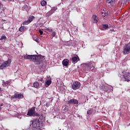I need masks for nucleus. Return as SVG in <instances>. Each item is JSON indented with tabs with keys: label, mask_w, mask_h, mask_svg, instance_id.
Instances as JSON below:
<instances>
[{
	"label": "nucleus",
	"mask_w": 130,
	"mask_h": 130,
	"mask_svg": "<svg viewBox=\"0 0 130 130\" xmlns=\"http://www.w3.org/2000/svg\"><path fill=\"white\" fill-rule=\"evenodd\" d=\"M29 128L32 130H40L43 128V125H40L39 118L34 119L30 121Z\"/></svg>",
	"instance_id": "obj_1"
},
{
	"label": "nucleus",
	"mask_w": 130,
	"mask_h": 130,
	"mask_svg": "<svg viewBox=\"0 0 130 130\" xmlns=\"http://www.w3.org/2000/svg\"><path fill=\"white\" fill-rule=\"evenodd\" d=\"M82 70L86 73H88L89 71H93L95 68V62L90 61L88 63H83L81 64Z\"/></svg>",
	"instance_id": "obj_2"
},
{
	"label": "nucleus",
	"mask_w": 130,
	"mask_h": 130,
	"mask_svg": "<svg viewBox=\"0 0 130 130\" xmlns=\"http://www.w3.org/2000/svg\"><path fill=\"white\" fill-rule=\"evenodd\" d=\"M39 57V59L38 61H34L35 62H38V64H39V68L40 69V70H45V66H44V64L43 63V60L45 59V57L44 56H42L41 55H38ZM42 58H43V61H42Z\"/></svg>",
	"instance_id": "obj_3"
},
{
	"label": "nucleus",
	"mask_w": 130,
	"mask_h": 130,
	"mask_svg": "<svg viewBox=\"0 0 130 130\" xmlns=\"http://www.w3.org/2000/svg\"><path fill=\"white\" fill-rule=\"evenodd\" d=\"M23 57L25 59H29V60H32L33 61H38L39 57L37 55H28L26 54L23 55Z\"/></svg>",
	"instance_id": "obj_4"
},
{
	"label": "nucleus",
	"mask_w": 130,
	"mask_h": 130,
	"mask_svg": "<svg viewBox=\"0 0 130 130\" xmlns=\"http://www.w3.org/2000/svg\"><path fill=\"white\" fill-rule=\"evenodd\" d=\"M27 115L28 116H35V115L38 116L39 114L36 113V111H35V107H32L28 110Z\"/></svg>",
	"instance_id": "obj_5"
},
{
	"label": "nucleus",
	"mask_w": 130,
	"mask_h": 130,
	"mask_svg": "<svg viewBox=\"0 0 130 130\" xmlns=\"http://www.w3.org/2000/svg\"><path fill=\"white\" fill-rule=\"evenodd\" d=\"M11 62H12L11 59H8V60L5 61L1 64V66H0V70H4L5 68H7V67H9V66L11 64Z\"/></svg>",
	"instance_id": "obj_6"
},
{
	"label": "nucleus",
	"mask_w": 130,
	"mask_h": 130,
	"mask_svg": "<svg viewBox=\"0 0 130 130\" xmlns=\"http://www.w3.org/2000/svg\"><path fill=\"white\" fill-rule=\"evenodd\" d=\"M81 87V83L77 81H74L72 84V88L73 90H78Z\"/></svg>",
	"instance_id": "obj_7"
},
{
	"label": "nucleus",
	"mask_w": 130,
	"mask_h": 130,
	"mask_svg": "<svg viewBox=\"0 0 130 130\" xmlns=\"http://www.w3.org/2000/svg\"><path fill=\"white\" fill-rule=\"evenodd\" d=\"M23 98H24L23 94L17 92L11 96V100H14V99H23Z\"/></svg>",
	"instance_id": "obj_8"
},
{
	"label": "nucleus",
	"mask_w": 130,
	"mask_h": 130,
	"mask_svg": "<svg viewBox=\"0 0 130 130\" xmlns=\"http://www.w3.org/2000/svg\"><path fill=\"white\" fill-rule=\"evenodd\" d=\"M34 18H35L34 16H30L28 20L23 22V25H28V24H30V22H32V20H34Z\"/></svg>",
	"instance_id": "obj_9"
},
{
	"label": "nucleus",
	"mask_w": 130,
	"mask_h": 130,
	"mask_svg": "<svg viewBox=\"0 0 130 130\" xmlns=\"http://www.w3.org/2000/svg\"><path fill=\"white\" fill-rule=\"evenodd\" d=\"M101 16L103 17H108V10L105 9H103V11L101 12Z\"/></svg>",
	"instance_id": "obj_10"
},
{
	"label": "nucleus",
	"mask_w": 130,
	"mask_h": 130,
	"mask_svg": "<svg viewBox=\"0 0 130 130\" xmlns=\"http://www.w3.org/2000/svg\"><path fill=\"white\" fill-rule=\"evenodd\" d=\"M92 22L94 23V24H97L98 23V21H99V18L98 16L94 15L92 17Z\"/></svg>",
	"instance_id": "obj_11"
},
{
	"label": "nucleus",
	"mask_w": 130,
	"mask_h": 130,
	"mask_svg": "<svg viewBox=\"0 0 130 130\" xmlns=\"http://www.w3.org/2000/svg\"><path fill=\"white\" fill-rule=\"evenodd\" d=\"M104 91H105V92H108V93H109V92H112V91H113V87L112 86H110V87L105 86L104 88Z\"/></svg>",
	"instance_id": "obj_12"
},
{
	"label": "nucleus",
	"mask_w": 130,
	"mask_h": 130,
	"mask_svg": "<svg viewBox=\"0 0 130 130\" xmlns=\"http://www.w3.org/2000/svg\"><path fill=\"white\" fill-rule=\"evenodd\" d=\"M79 103V102H78L77 100L76 99H71L69 101H68V104L69 105L71 104H78Z\"/></svg>",
	"instance_id": "obj_13"
},
{
	"label": "nucleus",
	"mask_w": 130,
	"mask_h": 130,
	"mask_svg": "<svg viewBox=\"0 0 130 130\" xmlns=\"http://www.w3.org/2000/svg\"><path fill=\"white\" fill-rule=\"evenodd\" d=\"M124 77L125 81H126L127 82L130 81V73H126L124 76Z\"/></svg>",
	"instance_id": "obj_14"
},
{
	"label": "nucleus",
	"mask_w": 130,
	"mask_h": 130,
	"mask_svg": "<svg viewBox=\"0 0 130 130\" xmlns=\"http://www.w3.org/2000/svg\"><path fill=\"white\" fill-rule=\"evenodd\" d=\"M53 13H54V11H53V10H51L46 13V18H49V17H50V16H51Z\"/></svg>",
	"instance_id": "obj_15"
},
{
	"label": "nucleus",
	"mask_w": 130,
	"mask_h": 130,
	"mask_svg": "<svg viewBox=\"0 0 130 130\" xmlns=\"http://www.w3.org/2000/svg\"><path fill=\"white\" fill-rule=\"evenodd\" d=\"M69 61H70L68 59H64L62 61V63L63 66H64V67H68L69 66Z\"/></svg>",
	"instance_id": "obj_16"
},
{
	"label": "nucleus",
	"mask_w": 130,
	"mask_h": 130,
	"mask_svg": "<svg viewBox=\"0 0 130 130\" xmlns=\"http://www.w3.org/2000/svg\"><path fill=\"white\" fill-rule=\"evenodd\" d=\"M51 84V79H49V80H47V81H45V86L47 87H48Z\"/></svg>",
	"instance_id": "obj_17"
},
{
	"label": "nucleus",
	"mask_w": 130,
	"mask_h": 130,
	"mask_svg": "<svg viewBox=\"0 0 130 130\" xmlns=\"http://www.w3.org/2000/svg\"><path fill=\"white\" fill-rule=\"evenodd\" d=\"M115 2V0H107V3L111 6H113V5H114Z\"/></svg>",
	"instance_id": "obj_18"
},
{
	"label": "nucleus",
	"mask_w": 130,
	"mask_h": 130,
	"mask_svg": "<svg viewBox=\"0 0 130 130\" xmlns=\"http://www.w3.org/2000/svg\"><path fill=\"white\" fill-rule=\"evenodd\" d=\"M26 29H27V27L25 26H22L19 28V31L20 32H23V31H25Z\"/></svg>",
	"instance_id": "obj_19"
},
{
	"label": "nucleus",
	"mask_w": 130,
	"mask_h": 130,
	"mask_svg": "<svg viewBox=\"0 0 130 130\" xmlns=\"http://www.w3.org/2000/svg\"><path fill=\"white\" fill-rule=\"evenodd\" d=\"M23 9H24V10H25V11H28V10H29V4H25L23 6Z\"/></svg>",
	"instance_id": "obj_20"
},
{
	"label": "nucleus",
	"mask_w": 130,
	"mask_h": 130,
	"mask_svg": "<svg viewBox=\"0 0 130 130\" xmlns=\"http://www.w3.org/2000/svg\"><path fill=\"white\" fill-rule=\"evenodd\" d=\"M78 58H79V57L78 56L73 57L72 59V62H77L78 61Z\"/></svg>",
	"instance_id": "obj_21"
},
{
	"label": "nucleus",
	"mask_w": 130,
	"mask_h": 130,
	"mask_svg": "<svg viewBox=\"0 0 130 130\" xmlns=\"http://www.w3.org/2000/svg\"><path fill=\"white\" fill-rule=\"evenodd\" d=\"M33 86L35 88H38L39 87V83L38 82H36L34 83Z\"/></svg>",
	"instance_id": "obj_22"
},
{
	"label": "nucleus",
	"mask_w": 130,
	"mask_h": 130,
	"mask_svg": "<svg viewBox=\"0 0 130 130\" xmlns=\"http://www.w3.org/2000/svg\"><path fill=\"white\" fill-rule=\"evenodd\" d=\"M63 16H65L66 17L68 16H70V12L68 11H66L63 13Z\"/></svg>",
	"instance_id": "obj_23"
},
{
	"label": "nucleus",
	"mask_w": 130,
	"mask_h": 130,
	"mask_svg": "<svg viewBox=\"0 0 130 130\" xmlns=\"http://www.w3.org/2000/svg\"><path fill=\"white\" fill-rule=\"evenodd\" d=\"M102 26L103 27V28L105 29V30H106V29H108V27H109L108 26V24H103Z\"/></svg>",
	"instance_id": "obj_24"
},
{
	"label": "nucleus",
	"mask_w": 130,
	"mask_h": 130,
	"mask_svg": "<svg viewBox=\"0 0 130 130\" xmlns=\"http://www.w3.org/2000/svg\"><path fill=\"white\" fill-rule=\"evenodd\" d=\"M41 6H42V7H45V6H46V1H42L41 3Z\"/></svg>",
	"instance_id": "obj_25"
},
{
	"label": "nucleus",
	"mask_w": 130,
	"mask_h": 130,
	"mask_svg": "<svg viewBox=\"0 0 130 130\" xmlns=\"http://www.w3.org/2000/svg\"><path fill=\"white\" fill-rule=\"evenodd\" d=\"M7 40V37H6L5 35H2L1 40Z\"/></svg>",
	"instance_id": "obj_26"
},
{
	"label": "nucleus",
	"mask_w": 130,
	"mask_h": 130,
	"mask_svg": "<svg viewBox=\"0 0 130 130\" xmlns=\"http://www.w3.org/2000/svg\"><path fill=\"white\" fill-rule=\"evenodd\" d=\"M69 111V107L68 106H65L64 108L63 109V111L64 112H68Z\"/></svg>",
	"instance_id": "obj_27"
},
{
	"label": "nucleus",
	"mask_w": 130,
	"mask_h": 130,
	"mask_svg": "<svg viewBox=\"0 0 130 130\" xmlns=\"http://www.w3.org/2000/svg\"><path fill=\"white\" fill-rule=\"evenodd\" d=\"M93 111H92V110H89L88 111H87V114H88V115H91Z\"/></svg>",
	"instance_id": "obj_28"
},
{
	"label": "nucleus",
	"mask_w": 130,
	"mask_h": 130,
	"mask_svg": "<svg viewBox=\"0 0 130 130\" xmlns=\"http://www.w3.org/2000/svg\"><path fill=\"white\" fill-rule=\"evenodd\" d=\"M10 82L9 81H6L5 83V87H7V86H10Z\"/></svg>",
	"instance_id": "obj_29"
},
{
	"label": "nucleus",
	"mask_w": 130,
	"mask_h": 130,
	"mask_svg": "<svg viewBox=\"0 0 130 130\" xmlns=\"http://www.w3.org/2000/svg\"><path fill=\"white\" fill-rule=\"evenodd\" d=\"M52 35L53 37H55V35H56V32L55 31H53L52 32Z\"/></svg>",
	"instance_id": "obj_30"
},
{
	"label": "nucleus",
	"mask_w": 130,
	"mask_h": 130,
	"mask_svg": "<svg viewBox=\"0 0 130 130\" xmlns=\"http://www.w3.org/2000/svg\"><path fill=\"white\" fill-rule=\"evenodd\" d=\"M46 31H48V32H52V29H51V28H47Z\"/></svg>",
	"instance_id": "obj_31"
},
{
	"label": "nucleus",
	"mask_w": 130,
	"mask_h": 130,
	"mask_svg": "<svg viewBox=\"0 0 130 130\" xmlns=\"http://www.w3.org/2000/svg\"><path fill=\"white\" fill-rule=\"evenodd\" d=\"M108 17H105L103 19L104 22H106V21H108Z\"/></svg>",
	"instance_id": "obj_32"
},
{
	"label": "nucleus",
	"mask_w": 130,
	"mask_h": 130,
	"mask_svg": "<svg viewBox=\"0 0 130 130\" xmlns=\"http://www.w3.org/2000/svg\"><path fill=\"white\" fill-rule=\"evenodd\" d=\"M39 33H40V35H42L43 34V31H42L41 30H39Z\"/></svg>",
	"instance_id": "obj_33"
},
{
	"label": "nucleus",
	"mask_w": 130,
	"mask_h": 130,
	"mask_svg": "<svg viewBox=\"0 0 130 130\" xmlns=\"http://www.w3.org/2000/svg\"><path fill=\"white\" fill-rule=\"evenodd\" d=\"M51 10H53L54 12H55V11H56V10H57V8L54 7V8H53L52 9H51Z\"/></svg>",
	"instance_id": "obj_34"
},
{
	"label": "nucleus",
	"mask_w": 130,
	"mask_h": 130,
	"mask_svg": "<svg viewBox=\"0 0 130 130\" xmlns=\"http://www.w3.org/2000/svg\"><path fill=\"white\" fill-rule=\"evenodd\" d=\"M127 33H128V34H130V29H127Z\"/></svg>",
	"instance_id": "obj_35"
},
{
	"label": "nucleus",
	"mask_w": 130,
	"mask_h": 130,
	"mask_svg": "<svg viewBox=\"0 0 130 130\" xmlns=\"http://www.w3.org/2000/svg\"><path fill=\"white\" fill-rule=\"evenodd\" d=\"M3 1H4V2H11L12 0H3Z\"/></svg>",
	"instance_id": "obj_36"
},
{
	"label": "nucleus",
	"mask_w": 130,
	"mask_h": 130,
	"mask_svg": "<svg viewBox=\"0 0 130 130\" xmlns=\"http://www.w3.org/2000/svg\"><path fill=\"white\" fill-rule=\"evenodd\" d=\"M40 82H41V83H44V80H43V79H41Z\"/></svg>",
	"instance_id": "obj_37"
},
{
	"label": "nucleus",
	"mask_w": 130,
	"mask_h": 130,
	"mask_svg": "<svg viewBox=\"0 0 130 130\" xmlns=\"http://www.w3.org/2000/svg\"><path fill=\"white\" fill-rule=\"evenodd\" d=\"M2 106H4V104L3 103L0 104V107H2Z\"/></svg>",
	"instance_id": "obj_38"
},
{
	"label": "nucleus",
	"mask_w": 130,
	"mask_h": 130,
	"mask_svg": "<svg viewBox=\"0 0 130 130\" xmlns=\"http://www.w3.org/2000/svg\"><path fill=\"white\" fill-rule=\"evenodd\" d=\"M36 41L37 42H38V43H39V39H36Z\"/></svg>",
	"instance_id": "obj_39"
},
{
	"label": "nucleus",
	"mask_w": 130,
	"mask_h": 130,
	"mask_svg": "<svg viewBox=\"0 0 130 130\" xmlns=\"http://www.w3.org/2000/svg\"><path fill=\"white\" fill-rule=\"evenodd\" d=\"M78 117H80V116H81V115H78Z\"/></svg>",
	"instance_id": "obj_40"
},
{
	"label": "nucleus",
	"mask_w": 130,
	"mask_h": 130,
	"mask_svg": "<svg viewBox=\"0 0 130 130\" xmlns=\"http://www.w3.org/2000/svg\"><path fill=\"white\" fill-rule=\"evenodd\" d=\"M0 110H1V107H0Z\"/></svg>",
	"instance_id": "obj_41"
},
{
	"label": "nucleus",
	"mask_w": 130,
	"mask_h": 130,
	"mask_svg": "<svg viewBox=\"0 0 130 130\" xmlns=\"http://www.w3.org/2000/svg\"><path fill=\"white\" fill-rule=\"evenodd\" d=\"M0 8H1V5H0Z\"/></svg>",
	"instance_id": "obj_42"
}]
</instances>
